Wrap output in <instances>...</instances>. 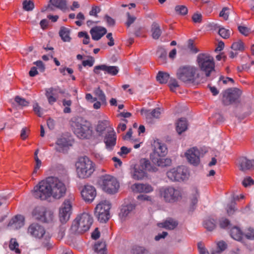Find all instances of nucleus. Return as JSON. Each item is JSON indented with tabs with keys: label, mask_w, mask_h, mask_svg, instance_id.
<instances>
[{
	"label": "nucleus",
	"mask_w": 254,
	"mask_h": 254,
	"mask_svg": "<svg viewBox=\"0 0 254 254\" xmlns=\"http://www.w3.org/2000/svg\"><path fill=\"white\" fill-rule=\"evenodd\" d=\"M160 196L166 202L174 203L178 201L182 197L181 191L172 186L163 187L160 189Z\"/></svg>",
	"instance_id": "9d476101"
},
{
	"label": "nucleus",
	"mask_w": 254,
	"mask_h": 254,
	"mask_svg": "<svg viewBox=\"0 0 254 254\" xmlns=\"http://www.w3.org/2000/svg\"><path fill=\"white\" fill-rule=\"evenodd\" d=\"M176 124V130L179 134H181L187 129L188 124L186 118L180 119Z\"/></svg>",
	"instance_id": "7c9ffc66"
},
{
	"label": "nucleus",
	"mask_w": 254,
	"mask_h": 254,
	"mask_svg": "<svg viewBox=\"0 0 254 254\" xmlns=\"http://www.w3.org/2000/svg\"><path fill=\"white\" fill-rule=\"evenodd\" d=\"M145 252L144 248L138 246L133 247L131 250V253L133 254H143Z\"/></svg>",
	"instance_id": "5fc2aeb1"
},
{
	"label": "nucleus",
	"mask_w": 254,
	"mask_h": 254,
	"mask_svg": "<svg viewBox=\"0 0 254 254\" xmlns=\"http://www.w3.org/2000/svg\"><path fill=\"white\" fill-rule=\"evenodd\" d=\"M161 109L156 108L154 109L146 110L142 109L141 114L144 116L146 121L148 123H153L154 119H159L161 115Z\"/></svg>",
	"instance_id": "f3484780"
},
{
	"label": "nucleus",
	"mask_w": 254,
	"mask_h": 254,
	"mask_svg": "<svg viewBox=\"0 0 254 254\" xmlns=\"http://www.w3.org/2000/svg\"><path fill=\"white\" fill-rule=\"evenodd\" d=\"M72 101L70 100H66L64 99L63 100V105L65 107L64 109V113H71V109L70 108V106L71 105Z\"/></svg>",
	"instance_id": "3c124183"
},
{
	"label": "nucleus",
	"mask_w": 254,
	"mask_h": 254,
	"mask_svg": "<svg viewBox=\"0 0 254 254\" xmlns=\"http://www.w3.org/2000/svg\"><path fill=\"white\" fill-rule=\"evenodd\" d=\"M135 205L133 204L123 206L120 213V216L122 219L131 214L135 209Z\"/></svg>",
	"instance_id": "c85d7f7f"
},
{
	"label": "nucleus",
	"mask_w": 254,
	"mask_h": 254,
	"mask_svg": "<svg viewBox=\"0 0 254 254\" xmlns=\"http://www.w3.org/2000/svg\"><path fill=\"white\" fill-rule=\"evenodd\" d=\"M231 48L235 51H242L244 49V43L241 41L235 42L231 46Z\"/></svg>",
	"instance_id": "603ef678"
},
{
	"label": "nucleus",
	"mask_w": 254,
	"mask_h": 254,
	"mask_svg": "<svg viewBox=\"0 0 254 254\" xmlns=\"http://www.w3.org/2000/svg\"><path fill=\"white\" fill-rule=\"evenodd\" d=\"M169 86L170 90L174 92L176 88L179 86L178 82L176 79L170 78V80L169 83Z\"/></svg>",
	"instance_id": "6e6d98bb"
},
{
	"label": "nucleus",
	"mask_w": 254,
	"mask_h": 254,
	"mask_svg": "<svg viewBox=\"0 0 254 254\" xmlns=\"http://www.w3.org/2000/svg\"><path fill=\"white\" fill-rule=\"evenodd\" d=\"M50 2L55 7L60 9H64L66 8V0H50Z\"/></svg>",
	"instance_id": "ea45409f"
},
{
	"label": "nucleus",
	"mask_w": 254,
	"mask_h": 254,
	"mask_svg": "<svg viewBox=\"0 0 254 254\" xmlns=\"http://www.w3.org/2000/svg\"><path fill=\"white\" fill-rule=\"evenodd\" d=\"M45 207L43 206H37L32 211V215L37 220H42L43 215L44 214Z\"/></svg>",
	"instance_id": "473e14b6"
},
{
	"label": "nucleus",
	"mask_w": 254,
	"mask_h": 254,
	"mask_svg": "<svg viewBox=\"0 0 254 254\" xmlns=\"http://www.w3.org/2000/svg\"><path fill=\"white\" fill-rule=\"evenodd\" d=\"M185 155L190 164L195 166L199 164L200 152L196 147H193L188 149Z\"/></svg>",
	"instance_id": "dca6fc26"
},
{
	"label": "nucleus",
	"mask_w": 254,
	"mask_h": 254,
	"mask_svg": "<svg viewBox=\"0 0 254 254\" xmlns=\"http://www.w3.org/2000/svg\"><path fill=\"white\" fill-rule=\"evenodd\" d=\"M245 237L248 239H254V230L251 228H249Z\"/></svg>",
	"instance_id": "774afa93"
},
{
	"label": "nucleus",
	"mask_w": 254,
	"mask_h": 254,
	"mask_svg": "<svg viewBox=\"0 0 254 254\" xmlns=\"http://www.w3.org/2000/svg\"><path fill=\"white\" fill-rule=\"evenodd\" d=\"M217 247L219 250L217 251V253H220L226 249L227 245L224 241H220L217 243Z\"/></svg>",
	"instance_id": "0e129e2a"
},
{
	"label": "nucleus",
	"mask_w": 254,
	"mask_h": 254,
	"mask_svg": "<svg viewBox=\"0 0 254 254\" xmlns=\"http://www.w3.org/2000/svg\"><path fill=\"white\" fill-rule=\"evenodd\" d=\"M53 212L49 210H47L45 208L44 214L43 215L42 222L45 223H50L53 221L54 219Z\"/></svg>",
	"instance_id": "58836bf2"
},
{
	"label": "nucleus",
	"mask_w": 254,
	"mask_h": 254,
	"mask_svg": "<svg viewBox=\"0 0 254 254\" xmlns=\"http://www.w3.org/2000/svg\"><path fill=\"white\" fill-rule=\"evenodd\" d=\"M168 179L173 182H181L188 179L189 172L184 166L170 169L167 172Z\"/></svg>",
	"instance_id": "f8f14e48"
},
{
	"label": "nucleus",
	"mask_w": 254,
	"mask_h": 254,
	"mask_svg": "<svg viewBox=\"0 0 254 254\" xmlns=\"http://www.w3.org/2000/svg\"><path fill=\"white\" fill-rule=\"evenodd\" d=\"M58 93L64 94V92L59 87L56 88L51 87L46 89L45 95L50 104L52 105L57 101Z\"/></svg>",
	"instance_id": "aec40b11"
},
{
	"label": "nucleus",
	"mask_w": 254,
	"mask_h": 254,
	"mask_svg": "<svg viewBox=\"0 0 254 254\" xmlns=\"http://www.w3.org/2000/svg\"><path fill=\"white\" fill-rule=\"evenodd\" d=\"M159 62L161 64H165L167 60V51L163 47H158L157 51Z\"/></svg>",
	"instance_id": "72a5a7b5"
},
{
	"label": "nucleus",
	"mask_w": 254,
	"mask_h": 254,
	"mask_svg": "<svg viewBox=\"0 0 254 254\" xmlns=\"http://www.w3.org/2000/svg\"><path fill=\"white\" fill-rule=\"evenodd\" d=\"M75 166L77 174L79 178H88L95 171V164L87 156L80 157Z\"/></svg>",
	"instance_id": "20e7f679"
},
{
	"label": "nucleus",
	"mask_w": 254,
	"mask_h": 254,
	"mask_svg": "<svg viewBox=\"0 0 254 254\" xmlns=\"http://www.w3.org/2000/svg\"><path fill=\"white\" fill-rule=\"evenodd\" d=\"M196 62L200 70L203 72L206 77L210 76L215 71L213 58L208 54L201 53L197 55Z\"/></svg>",
	"instance_id": "0eeeda50"
},
{
	"label": "nucleus",
	"mask_w": 254,
	"mask_h": 254,
	"mask_svg": "<svg viewBox=\"0 0 254 254\" xmlns=\"http://www.w3.org/2000/svg\"><path fill=\"white\" fill-rule=\"evenodd\" d=\"M109 122L107 120L99 121L96 127L97 132L102 133L109 126Z\"/></svg>",
	"instance_id": "79ce46f5"
},
{
	"label": "nucleus",
	"mask_w": 254,
	"mask_h": 254,
	"mask_svg": "<svg viewBox=\"0 0 254 254\" xmlns=\"http://www.w3.org/2000/svg\"><path fill=\"white\" fill-rule=\"evenodd\" d=\"M117 136L113 128H111L108 130L106 134L104 142L105 143L106 148L109 151L113 150L116 144Z\"/></svg>",
	"instance_id": "a211bd4d"
},
{
	"label": "nucleus",
	"mask_w": 254,
	"mask_h": 254,
	"mask_svg": "<svg viewBox=\"0 0 254 254\" xmlns=\"http://www.w3.org/2000/svg\"><path fill=\"white\" fill-rule=\"evenodd\" d=\"M110 208L111 204L107 200L100 202L97 205L95 208V215L98 221L102 223H105L109 219Z\"/></svg>",
	"instance_id": "ddd939ff"
},
{
	"label": "nucleus",
	"mask_w": 254,
	"mask_h": 254,
	"mask_svg": "<svg viewBox=\"0 0 254 254\" xmlns=\"http://www.w3.org/2000/svg\"><path fill=\"white\" fill-rule=\"evenodd\" d=\"M175 10L177 14L182 16L186 15L188 12V8L183 5L176 6Z\"/></svg>",
	"instance_id": "a18cd8bd"
},
{
	"label": "nucleus",
	"mask_w": 254,
	"mask_h": 254,
	"mask_svg": "<svg viewBox=\"0 0 254 254\" xmlns=\"http://www.w3.org/2000/svg\"><path fill=\"white\" fill-rule=\"evenodd\" d=\"M99 70H102L107 73L112 75H116L119 71V69L116 66H108L105 64H101L95 66L94 68V72L96 74L99 73Z\"/></svg>",
	"instance_id": "412c9836"
},
{
	"label": "nucleus",
	"mask_w": 254,
	"mask_h": 254,
	"mask_svg": "<svg viewBox=\"0 0 254 254\" xmlns=\"http://www.w3.org/2000/svg\"><path fill=\"white\" fill-rule=\"evenodd\" d=\"M94 251L98 254H106V245L105 242H98L94 245Z\"/></svg>",
	"instance_id": "f704fd0d"
},
{
	"label": "nucleus",
	"mask_w": 254,
	"mask_h": 254,
	"mask_svg": "<svg viewBox=\"0 0 254 254\" xmlns=\"http://www.w3.org/2000/svg\"><path fill=\"white\" fill-rule=\"evenodd\" d=\"M24 217L21 215H16L9 221L8 227L13 230L19 229L24 225Z\"/></svg>",
	"instance_id": "4be33fe9"
},
{
	"label": "nucleus",
	"mask_w": 254,
	"mask_h": 254,
	"mask_svg": "<svg viewBox=\"0 0 254 254\" xmlns=\"http://www.w3.org/2000/svg\"><path fill=\"white\" fill-rule=\"evenodd\" d=\"M178 225L177 221L169 218L164 222L158 224L160 227L164 228L168 230L174 229Z\"/></svg>",
	"instance_id": "c756f323"
},
{
	"label": "nucleus",
	"mask_w": 254,
	"mask_h": 254,
	"mask_svg": "<svg viewBox=\"0 0 254 254\" xmlns=\"http://www.w3.org/2000/svg\"><path fill=\"white\" fill-rule=\"evenodd\" d=\"M27 232L31 236L38 239L43 238L44 241L42 245L47 250H50L52 244L50 243V236L48 233H46L44 227L37 223L31 224L28 228Z\"/></svg>",
	"instance_id": "423d86ee"
},
{
	"label": "nucleus",
	"mask_w": 254,
	"mask_h": 254,
	"mask_svg": "<svg viewBox=\"0 0 254 254\" xmlns=\"http://www.w3.org/2000/svg\"><path fill=\"white\" fill-rule=\"evenodd\" d=\"M81 194L85 201L91 202L96 195V190L93 186L85 185L81 191Z\"/></svg>",
	"instance_id": "6ab92c4d"
},
{
	"label": "nucleus",
	"mask_w": 254,
	"mask_h": 254,
	"mask_svg": "<svg viewBox=\"0 0 254 254\" xmlns=\"http://www.w3.org/2000/svg\"><path fill=\"white\" fill-rule=\"evenodd\" d=\"M131 150V148H128L126 146H122L121 148L120 152H118V154L121 156H124L129 153Z\"/></svg>",
	"instance_id": "680f3d73"
},
{
	"label": "nucleus",
	"mask_w": 254,
	"mask_h": 254,
	"mask_svg": "<svg viewBox=\"0 0 254 254\" xmlns=\"http://www.w3.org/2000/svg\"><path fill=\"white\" fill-rule=\"evenodd\" d=\"M152 36L153 39H158L161 34V30L159 24L153 22L151 26Z\"/></svg>",
	"instance_id": "e433bc0d"
},
{
	"label": "nucleus",
	"mask_w": 254,
	"mask_h": 254,
	"mask_svg": "<svg viewBox=\"0 0 254 254\" xmlns=\"http://www.w3.org/2000/svg\"><path fill=\"white\" fill-rule=\"evenodd\" d=\"M15 102L19 106L22 107L28 106L29 102L26 100L24 98H21L19 96H17L15 97L14 99Z\"/></svg>",
	"instance_id": "8fccbe9b"
},
{
	"label": "nucleus",
	"mask_w": 254,
	"mask_h": 254,
	"mask_svg": "<svg viewBox=\"0 0 254 254\" xmlns=\"http://www.w3.org/2000/svg\"><path fill=\"white\" fill-rule=\"evenodd\" d=\"M240 90L237 89L230 88L223 93L222 102L224 105H229L236 102L240 97Z\"/></svg>",
	"instance_id": "2eb2a0df"
},
{
	"label": "nucleus",
	"mask_w": 254,
	"mask_h": 254,
	"mask_svg": "<svg viewBox=\"0 0 254 254\" xmlns=\"http://www.w3.org/2000/svg\"><path fill=\"white\" fill-rule=\"evenodd\" d=\"M69 125L74 133L79 138L87 139L92 134V127L90 123L81 117H73Z\"/></svg>",
	"instance_id": "f257e3e1"
},
{
	"label": "nucleus",
	"mask_w": 254,
	"mask_h": 254,
	"mask_svg": "<svg viewBox=\"0 0 254 254\" xmlns=\"http://www.w3.org/2000/svg\"><path fill=\"white\" fill-rule=\"evenodd\" d=\"M69 33L70 30L69 29L64 27H62L60 29L59 34L64 42H69L71 39L69 37Z\"/></svg>",
	"instance_id": "c9c22d12"
},
{
	"label": "nucleus",
	"mask_w": 254,
	"mask_h": 254,
	"mask_svg": "<svg viewBox=\"0 0 254 254\" xmlns=\"http://www.w3.org/2000/svg\"><path fill=\"white\" fill-rule=\"evenodd\" d=\"M192 19L194 23H200L202 21V15L200 13H194L192 16Z\"/></svg>",
	"instance_id": "69168bd1"
},
{
	"label": "nucleus",
	"mask_w": 254,
	"mask_h": 254,
	"mask_svg": "<svg viewBox=\"0 0 254 254\" xmlns=\"http://www.w3.org/2000/svg\"><path fill=\"white\" fill-rule=\"evenodd\" d=\"M93 40L98 41L107 33V29L101 26H96L90 31Z\"/></svg>",
	"instance_id": "5701e85b"
},
{
	"label": "nucleus",
	"mask_w": 254,
	"mask_h": 254,
	"mask_svg": "<svg viewBox=\"0 0 254 254\" xmlns=\"http://www.w3.org/2000/svg\"><path fill=\"white\" fill-rule=\"evenodd\" d=\"M193 192L192 194V196L191 197V204L192 205H195L198 201V198H199V194L198 189L197 188L193 189Z\"/></svg>",
	"instance_id": "09e8293b"
},
{
	"label": "nucleus",
	"mask_w": 254,
	"mask_h": 254,
	"mask_svg": "<svg viewBox=\"0 0 254 254\" xmlns=\"http://www.w3.org/2000/svg\"><path fill=\"white\" fill-rule=\"evenodd\" d=\"M19 245L15 239H11L9 242V247L12 251H14L16 254H20V251L18 249Z\"/></svg>",
	"instance_id": "49530a36"
},
{
	"label": "nucleus",
	"mask_w": 254,
	"mask_h": 254,
	"mask_svg": "<svg viewBox=\"0 0 254 254\" xmlns=\"http://www.w3.org/2000/svg\"><path fill=\"white\" fill-rule=\"evenodd\" d=\"M33 110L34 112L40 117H42V113L41 112V108L39 106L37 103H35L33 105Z\"/></svg>",
	"instance_id": "338daca9"
},
{
	"label": "nucleus",
	"mask_w": 254,
	"mask_h": 254,
	"mask_svg": "<svg viewBox=\"0 0 254 254\" xmlns=\"http://www.w3.org/2000/svg\"><path fill=\"white\" fill-rule=\"evenodd\" d=\"M145 171L150 172H156L158 171V168L152 165L149 160L142 158L140 160L139 165H134L131 171V176L135 180H142L146 176Z\"/></svg>",
	"instance_id": "7ed1b4c3"
},
{
	"label": "nucleus",
	"mask_w": 254,
	"mask_h": 254,
	"mask_svg": "<svg viewBox=\"0 0 254 254\" xmlns=\"http://www.w3.org/2000/svg\"><path fill=\"white\" fill-rule=\"evenodd\" d=\"M204 227L209 231L214 230L216 227L215 220L213 219H207L204 221Z\"/></svg>",
	"instance_id": "37998d69"
},
{
	"label": "nucleus",
	"mask_w": 254,
	"mask_h": 254,
	"mask_svg": "<svg viewBox=\"0 0 254 254\" xmlns=\"http://www.w3.org/2000/svg\"><path fill=\"white\" fill-rule=\"evenodd\" d=\"M32 193L35 198L40 200H46L50 198L52 195L48 177L35 186L32 190Z\"/></svg>",
	"instance_id": "1a4fd4ad"
},
{
	"label": "nucleus",
	"mask_w": 254,
	"mask_h": 254,
	"mask_svg": "<svg viewBox=\"0 0 254 254\" xmlns=\"http://www.w3.org/2000/svg\"><path fill=\"white\" fill-rule=\"evenodd\" d=\"M127 21L126 23L127 27H129L131 24H132L136 19V17L133 15H131L129 12L127 13Z\"/></svg>",
	"instance_id": "4d7b16f0"
},
{
	"label": "nucleus",
	"mask_w": 254,
	"mask_h": 254,
	"mask_svg": "<svg viewBox=\"0 0 254 254\" xmlns=\"http://www.w3.org/2000/svg\"><path fill=\"white\" fill-rule=\"evenodd\" d=\"M239 169L242 171L254 169V160H249L246 157H241L239 160Z\"/></svg>",
	"instance_id": "393cba45"
},
{
	"label": "nucleus",
	"mask_w": 254,
	"mask_h": 254,
	"mask_svg": "<svg viewBox=\"0 0 254 254\" xmlns=\"http://www.w3.org/2000/svg\"><path fill=\"white\" fill-rule=\"evenodd\" d=\"M132 188L133 191L138 192L149 193L153 191L152 187L149 184H135Z\"/></svg>",
	"instance_id": "cd10ccee"
},
{
	"label": "nucleus",
	"mask_w": 254,
	"mask_h": 254,
	"mask_svg": "<svg viewBox=\"0 0 254 254\" xmlns=\"http://www.w3.org/2000/svg\"><path fill=\"white\" fill-rule=\"evenodd\" d=\"M229 8L228 7H223L220 12L219 16L223 17L225 20H227L229 17V13L227 12Z\"/></svg>",
	"instance_id": "bf43d9fd"
},
{
	"label": "nucleus",
	"mask_w": 254,
	"mask_h": 254,
	"mask_svg": "<svg viewBox=\"0 0 254 254\" xmlns=\"http://www.w3.org/2000/svg\"><path fill=\"white\" fill-rule=\"evenodd\" d=\"M51 195L55 199H60L63 197L66 192L64 184L58 178L48 177Z\"/></svg>",
	"instance_id": "9b49d317"
},
{
	"label": "nucleus",
	"mask_w": 254,
	"mask_h": 254,
	"mask_svg": "<svg viewBox=\"0 0 254 254\" xmlns=\"http://www.w3.org/2000/svg\"><path fill=\"white\" fill-rule=\"evenodd\" d=\"M218 33L223 38L227 39L230 37V31L224 28H220L219 30Z\"/></svg>",
	"instance_id": "864d4df0"
},
{
	"label": "nucleus",
	"mask_w": 254,
	"mask_h": 254,
	"mask_svg": "<svg viewBox=\"0 0 254 254\" xmlns=\"http://www.w3.org/2000/svg\"><path fill=\"white\" fill-rule=\"evenodd\" d=\"M94 94L103 104H106V96L100 87L96 88L94 89Z\"/></svg>",
	"instance_id": "a19ab883"
},
{
	"label": "nucleus",
	"mask_w": 254,
	"mask_h": 254,
	"mask_svg": "<svg viewBox=\"0 0 254 254\" xmlns=\"http://www.w3.org/2000/svg\"><path fill=\"white\" fill-rule=\"evenodd\" d=\"M71 199H65L60 209L59 217L62 223H66L69 219L71 213Z\"/></svg>",
	"instance_id": "4468645a"
},
{
	"label": "nucleus",
	"mask_w": 254,
	"mask_h": 254,
	"mask_svg": "<svg viewBox=\"0 0 254 254\" xmlns=\"http://www.w3.org/2000/svg\"><path fill=\"white\" fill-rule=\"evenodd\" d=\"M188 48L190 50V51L193 53H196L199 51L193 45V41L191 39H190L188 41Z\"/></svg>",
	"instance_id": "052dcab7"
},
{
	"label": "nucleus",
	"mask_w": 254,
	"mask_h": 254,
	"mask_svg": "<svg viewBox=\"0 0 254 254\" xmlns=\"http://www.w3.org/2000/svg\"><path fill=\"white\" fill-rule=\"evenodd\" d=\"M163 156L151 157L150 159L154 165H156L159 167H165L170 166L172 163L171 159L163 158Z\"/></svg>",
	"instance_id": "b1692460"
},
{
	"label": "nucleus",
	"mask_w": 254,
	"mask_h": 254,
	"mask_svg": "<svg viewBox=\"0 0 254 254\" xmlns=\"http://www.w3.org/2000/svg\"><path fill=\"white\" fill-rule=\"evenodd\" d=\"M34 3L32 0H24L22 2L23 9L27 11H32L34 8Z\"/></svg>",
	"instance_id": "c03bdc74"
},
{
	"label": "nucleus",
	"mask_w": 254,
	"mask_h": 254,
	"mask_svg": "<svg viewBox=\"0 0 254 254\" xmlns=\"http://www.w3.org/2000/svg\"><path fill=\"white\" fill-rule=\"evenodd\" d=\"M98 183L102 190L109 194L116 193L120 187L117 180L113 176L109 175L101 176Z\"/></svg>",
	"instance_id": "6e6552de"
},
{
	"label": "nucleus",
	"mask_w": 254,
	"mask_h": 254,
	"mask_svg": "<svg viewBox=\"0 0 254 254\" xmlns=\"http://www.w3.org/2000/svg\"><path fill=\"white\" fill-rule=\"evenodd\" d=\"M167 152V148L166 145L164 144L156 142L154 143V150L153 153L150 155V157L165 156Z\"/></svg>",
	"instance_id": "a878e982"
},
{
	"label": "nucleus",
	"mask_w": 254,
	"mask_h": 254,
	"mask_svg": "<svg viewBox=\"0 0 254 254\" xmlns=\"http://www.w3.org/2000/svg\"><path fill=\"white\" fill-rule=\"evenodd\" d=\"M239 31L243 35L247 36L250 33V29L247 27L239 25L238 27Z\"/></svg>",
	"instance_id": "13d9d810"
},
{
	"label": "nucleus",
	"mask_w": 254,
	"mask_h": 254,
	"mask_svg": "<svg viewBox=\"0 0 254 254\" xmlns=\"http://www.w3.org/2000/svg\"><path fill=\"white\" fill-rule=\"evenodd\" d=\"M68 145V139L64 137L61 136L58 138L56 142L55 149L58 152H63Z\"/></svg>",
	"instance_id": "bb28decb"
},
{
	"label": "nucleus",
	"mask_w": 254,
	"mask_h": 254,
	"mask_svg": "<svg viewBox=\"0 0 254 254\" xmlns=\"http://www.w3.org/2000/svg\"><path fill=\"white\" fill-rule=\"evenodd\" d=\"M198 68L190 64L182 65L178 69L176 73L177 78L186 83H193L198 74Z\"/></svg>",
	"instance_id": "39448f33"
},
{
	"label": "nucleus",
	"mask_w": 254,
	"mask_h": 254,
	"mask_svg": "<svg viewBox=\"0 0 254 254\" xmlns=\"http://www.w3.org/2000/svg\"><path fill=\"white\" fill-rule=\"evenodd\" d=\"M243 235L242 231L238 227H233L230 230V235L235 240L238 241L242 240Z\"/></svg>",
	"instance_id": "2f4dec72"
},
{
	"label": "nucleus",
	"mask_w": 254,
	"mask_h": 254,
	"mask_svg": "<svg viewBox=\"0 0 254 254\" xmlns=\"http://www.w3.org/2000/svg\"><path fill=\"white\" fill-rule=\"evenodd\" d=\"M158 81L161 84L166 83L168 80L170 79V75L168 73L163 71H159L156 76Z\"/></svg>",
	"instance_id": "4c0bfd02"
},
{
	"label": "nucleus",
	"mask_w": 254,
	"mask_h": 254,
	"mask_svg": "<svg viewBox=\"0 0 254 254\" xmlns=\"http://www.w3.org/2000/svg\"><path fill=\"white\" fill-rule=\"evenodd\" d=\"M254 183V181L250 177L245 178L242 182L243 186L245 187L251 186Z\"/></svg>",
	"instance_id": "e2e57ef3"
},
{
	"label": "nucleus",
	"mask_w": 254,
	"mask_h": 254,
	"mask_svg": "<svg viewBox=\"0 0 254 254\" xmlns=\"http://www.w3.org/2000/svg\"><path fill=\"white\" fill-rule=\"evenodd\" d=\"M93 222L92 216L86 212L78 216L73 221L70 232L74 234H81L89 230Z\"/></svg>",
	"instance_id": "f03ea898"
},
{
	"label": "nucleus",
	"mask_w": 254,
	"mask_h": 254,
	"mask_svg": "<svg viewBox=\"0 0 254 254\" xmlns=\"http://www.w3.org/2000/svg\"><path fill=\"white\" fill-rule=\"evenodd\" d=\"M219 226L222 229H229L231 226L230 221L226 218H222L219 221Z\"/></svg>",
	"instance_id": "de8ad7c7"
}]
</instances>
